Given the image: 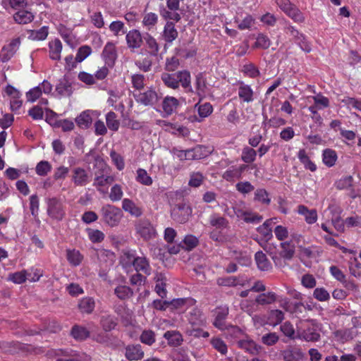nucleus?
I'll list each match as a JSON object with an SVG mask.
<instances>
[{
    "label": "nucleus",
    "instance_id": "nucleus-36",
    "mask_svg": "<svg viewBox=\"0 0 361 361\" xmlns=\"http://www.w3.org/2000/svg\"><path fill=\"white\" fill-rule=\"evenodd\" d=\"M255 259L257 267L261 271H268L271 268V264L267 259L266 255L262 251H258L255 253Z\"/></svg>",
    "mask_w": 361,
    "mask_h": 361
},
{
    "label": "nucleus",
    "instance_id": "nucleus-21",
    "mask_svg": "<svg viewBox=\"0 0 361 361\" xmlns=\"http://www.w3.org/2000/svg\"><path fill=\"white\" fill-rule=\"evenodd\" d=\"M163 336L167 341L168 344L172 347L180 346L183 342L182 334L177 330L167 331Z\"/></svg>",
    "mask_w": 361,
    "mask_h": 361
},
{
    "label": "nucleus",
    "instance_id": "nucleus-10",
    "mask_svg": "<svg viewBox=\"0 0 361 361\" xmlns=\"http://www.w3.org/2000/svg\"><path fill=\"white\" fill-rule=\"evenodd\" d=\"M196 300L191 298H176L169 300L170 311H177L178 313L187 312L190 307L194 306Z\"/></svg>",
    "mask_w": 361,
    "mask_h": 361
},
{
    "label": "nucleus",
    "instance_id": "nucleus-22",
    "mask_svg": "<svg viewBox=\"0 0 361 361\" xmlns=\"http://www.w3.org/2000/svg\"><path fill=\"white\" fill-rule=\"evenodd\" d=\"M78 308L80 313L90 314L95 308V300L92 297H84L79 300Z\"/></svg>",
    "mask_w": 361,
    "mask_h": 361
},
{
    "label": "nucleus",
    "instance_id": "nucleus-64",
    "mask_svg": "<svg viewBox=\"0 0 361 361\" xmlns=\"http://www.w3.org/2000/svg\"><path fill=\"white\" fill-rule=\"evenodd\" d=\"M279 337L275 332L268 333L262 336V342L268 346L273 345L279 341Z\"/></svg>",
    "mask_w": 361,
    "mask_h": 361
},
{
    "label": "nucleus",
    "instance_id": "nucleus-39",
    "mask_svg": "<svg viewBox=\"0 0 361 361\" xmlns=\"http://www.w3.org/2000/svg\"><path fill=\"white\" fill-rule=\"evenodd\" d=\"M148 52L151 56H156L158 54L159 47L157 40L149 34L146 33L144 36Z\"/></svg>",
    "mask_w": 361,
    "mask_h": 361
},
{
    "label": "nucleus",
    "instance_id": "nucleus-54",
    "mask_svg": "<svg viewBox=\"0 0 361 361\" xmlns=\"http://www.w3.org/2000/svg\"><path fill=\"white\" fill-rule=\"evenodd\" d=\"M51 170V165L47 161H39L35 168L36 173L40 176H44L47 175Z\"/></svg>",
    "mask_w": 361,
    "mask_h": 361
},
{
    "label": "nucleus",
    "instance_id": "nucleus-60",
    "mask_svg": "<svg viewBox=\"0 0 361 361\" xmlns=\"http://www.w3.org/2000/svg\"><path fill=\"white\" fill-rule=\"evenodd\" d=\"M110 157L117 169L121 171L125 167V163L123 157L114 150L110 152Z\"/></svg>",
    "mask_w": 361,
    "mask_h": 361
},
{
    "label": "nucleus",
    "instance_id": "nucleus-50",
    "mask_svg": "<svg viewBox=\"0 0 361 361\" xmlns=\"http://www.w3.org/2000/svg\"><path fill=\"white\" fill-rule=\"evenodd\" d=\"M136 180L145 185H151L152 184V178L147 174L146 170L138 169L137 170Z\"/></svg>",
    "mask_w": 361,
    "mask_h": 361
},
{
    "label": "nucleus",
    "instance_id": "nucleus-63",
    "mask_svg": "<svg viewBox=\"0 0 361 361\" xmlns=\"http://www.w3.org/2000/svg\"><path fill=\"white\" fill-rule=\"evenodd\" d=\"M223 178L227 181H232L241 177L237 171V166H232L224 173Z\"/></svg>",
    "mask_w": 361,
    "mask_h": 361
},
{
    "label": "nucleus",
    "instance_id": "nucleus-40",
    "mask_svg": "<svg viewBox=\"0 0 361 361\" xmlns=\"http://www.w3.org/2000/svg\"><path fill=\"white\" fill-rule=\"evenodd\" d=\"M277 300L276 295L273 292H268L266 293H261L255 298V302L257 305H266L274 303Z\"/></svg>",
    "mask_w": 361,
    "mask_h": 361
},
{
    "label": "nucleus",
    "instance_id": "nucleus-18",
    "mask_svg": "<svg viewBox=\"0 0 361 361\" xmlns=\"http://www.w3.org/2000/svg\"><path fill=\"white\" fill-rule=\"evenodd\" d=\"M137 272H142L149 276L151 274L152 268L149 259L145 256H137L133 266Z\"/></svg>",
    "mask_w": 361,
    "mask_h": 361
},
{
    "label": "nucleus",
    "instance_id": "nucleus-56",
    "mask_svg": "<svg viewBox=\"0 0 361 361\" xmlns=\"http://www.w3.org/2000/svg\"><path fill=\"white\" fill-rule=\"evenodd\" d=\"M183 247L185 250H191L197 247L199 243V240L193 235H187L183 240Z\"/></svg>",
    "mask_w": 361,
    "mask_h": 361
},
{
    "label": "nucleus",
    "instance_id": "nucleus-25",
    "mask_svg": "<svg viewBox=\"0 0 361 361\" xmlns=\"http://www.w3.org/2000/svg\"><path fill=\"white\" fill-rule=\"evenodd\" d=\"M209 224L218 230H223L228 227L229 222L218 213H213L209 219Z\"/></svg>",
    "mask_w": 361,
    "mask_h": 361
},
{
    "label": "nucleus",
    "instance_id": "nucleus-14",
    "mask_svg": "<svg viewBox=\"0 0 361 361\" xmlns=\"http://www.w3.org/2000/svg\"><path fill=\"white\" fill-rule=\"evenodd\" d=\"M102 56L106 65L113 67L117 59V50L115 44L112 42H108L104 47Z\"/></svg>",
    "mask_w": 361,
    "mask_h": 361
},
{
    "label": "nucleus",
    "instance_id": "nucleus-1",
    "mask_svg": "<svg viewBox=\"0 0 361 361\" xmlns=\"http://www.w3.org/2000/svg\"><path fill=\"white\" fill-rule=\"evenodd\" d=\"M297 338L307 342H316L320 339L317 326L314 320L300 321L297 325Z\"/></svg>",
    "mask_w": 361,
    "mask_h": 361
},
{
    "label": "nucleus",
    "instance_id": "nucleus-4",
    "mask_svg": "<svg viewBox=\"0 0 361 361\" xmlns=\"http://www.w3.org/2000/svg\"><path fill=\"white\" fill-rule=\"evenodd\" d=\"M192 214V208L185 202L176 204L171 211L172 219L179 224L186 223Z\"/></svg>",
    "mask_w": 361,
    "mask_h": 361
},
{
    "label": "nucleus",
    "instance_id": "nucleus-47",
    "mask_svg": "<svg viewBox=\"0 0 361 361\" xmlns=\"http://www.w3.org/2000/svg\"><path fill=\"white\" fill-rule=\"evenodd\" d=\"M271 45V40L269 38L263 33L258 34L256 42L254 44V48L267 49Z\"/></svg>",
    "mask_w": 361,
    "mask_h": 361
},
{
    "label": "nucleus",
    "instance_id": "nucleus-52",
    "mask_svg": "<svg viewBox=\"0 0 361 361\" xmlns=\"http://www.w3.org/2000/svg\"><path fill=\"white\" fill-rule=\"evenodd\" d=\"M286 15L296 23L305 21L303 13L295 5L286 13Z\"/></svg>",
    "mask_w": 361,
    "mask_h": 361
},
{
    "label": "nucleus",
    "instance_id": "nucleus-45",
    "mask_svg": "<svg viewBox=\"0 0 361 361\" xmlns=\"http://www.w3.org/2000/svg\"><path fill=\"white\" fill-rule=\"evenodd\" d=\"M66 258L71 265L76 267L81 263L82 260V255L80 253L78 250H76L75 249L67 250Z\"/></svg>",
    "mask_w": 361,
    "mask_h": 361
},
{
    "label": "nucleus",
    "instance_id": "nucleus-37",
    "mask_svg": "<svg viewBox=\"0 0 361 361\" xmlns=\"http://www.w3.org/2000/svg\"><path fill=\"white\" fill-rule=\"evenodd\" d=\"M71 335L77 341H83L90 336V331L85 326L74 325L71 329Z\"/></svg>",
    "mask_w": 361,
    "mask_h": 361
},
{
    "label": "nucleus",
    "instance_id": "nucleus-34",
    "mask_svg": "<svg viewBox=\"0 0 361 361\" xmlns=\"http://www.w3.org/2000/svg\"><path fill=\"white\" fill-rule=\"evenodd\" d=\"M179 105L178 100L173 97H166L162 102V109L167 115H171Z\"/></svg>",
    "mask_w": 361,
    "mask_h": 361
},
{
    "label": "nucleus",
    "instance_id": "nucleus-5",
    "mask_svg": "<svg viewBox=\"0 0 361 361\" xmlns=\"http://www.w3.org/2000/svg\"><path fill=\"white\" fill-rule=\"evenodd\" d=\"M109 171V168L104 164L102 171L96 172L94 175L93 186L102 194L106 193V190H104L102 188L112 184L115 180V176L110 175Z\"/></svg>",
    "mask_w": 361,
    "mask_h": 361
},
{
    "label": "nucleus",
    "instance_id": "nucleus-28",
    "mask_svg": "<svg viewBox=\"0 0 361 361\" xmlns=\"http://www.w3.org/2000/svg\"><path fill=\"white\" fill-rule=\"evenodd\" d=\"M238 345L239 348L243 349L252 355H257L262 350L260 345H257L255 341L250 339L238 341Z\"/></svg>",
    "mask_w": 361,
    "mask_h": 361
},
{
    "label": "nucleus",
    "instance_id": "nucleus-32",
    "mask_svg": "<svg viewBox=\"0 0 361 361\" xmlns=\"http://www.w3.org/2000/svg\"><path fill=\"white\" fill-rule=\"evenodd\" d=\"M100 324L104 331H111L117 326V319L114 315L105 314L101 317Z\"/></svg>",
    "mask_w": 361,
    "mask_h": 361
},
{
    "label": "nucleus",
    "instance_id": "nucleus-43",
    "mask_svg": "<svg viewBox=\"0 0 361 361\" xmlns=\"http://www.w3.org/2000/svg\"><path fill=\"white\" fill-rule=\"evenodd\" d=\"M322 157L323 162L326 166L331 167L335 165L337 160V154L334 150L331 149H324Z\"/></svg>",
    "mask_w": 361,
    "mask_h": 361
},
{
    "label": "nucleus",
    "instance_id": "nucleus-44",
    "mask_svg": "<svg viewBox=\"0 0 361 361\" xmlns=\"http://www.w3.org/2000/svg\"><path fill=\"white\" fill-rule=\"evenodd\" d=\"M195 89L196 94L200 97H202L205 93V90L207 89V82L206 78L204 77L202 73H199L195 76Z\"/></svg>",
    "mask_w": 361,
    "mask_h": 361
},
{
    "label": "nucleus",
    "instance_id": "nucleus-29",
    "mask_svg": "<svg viewBox=\"0 0 361 361\" xmlns=\"http://www.w3.org/2000/svg\"><path fill=\"white\" fill-rule=\"evenodd\" d=\"M281 251L279 253V257L280 259H284L285 260H290L293 257L295 252V245L289 241L281 243Z\"/></svg>",
    "mask_w": 361,
    "mask_h": 361
},
{
    "label": "nucleus",
    "instance_id": "nucleus-2",
    "mask_svg": "<svg viewBox=\"0 0 361 361\" xmlns=\"http://www.w3.org/2000/svg\"><path fill=\"white\" fill-rule=\"evenodd\" d=\"M47 214L49 218L56 221H61L66 216V206L61 198L56 197H47Z\"/></svg>",
    "mask_w": 361,
    "mask_h": 361
},
{
    "label": "nucleus",
    "instance_id": "nucleus-13",
    "mask_svg": "<svg viewBox=\"0 0 361 361\" xmlns=\"http://www.w3.org/2000/svg\"><path fill=\"white\" fill-rule=\"evenodd\" d=\"M229 313L227 306L218 307L214 312V320L213 325L219 330L226 329V319Z\"/></svg>",
    "mask_w": 361,
    "mask_h": 361
},
{
    "label": "nucleus",
    "instance_id": "nucleus-53",
    "mask_svg": "<svg viewBox=\"0 0 361 361\" xmlns=\"http://www.w3.org/2000/svg\"><path fill=\"white\" fill-rule=\"evenodd\" d=\"M109 30L114 33L115 36H118L121 33L126 34L127 32L125 30V25L123 22L121 20L113 21L109 25Z\"/></svg>",
    "mask_w": 361,
    "mask_h": 361
},
{
    "label": "nucleus",
    "instance_id": "nucleus-51",
    "mask_svg": "<svg viewBox=\"0 0 361 361\" xmlns=\"http://www.w3.org/2000/svg\"><path fill=\"white\" fill-rule=\"evenodd\" d=\"M195 107H197L198 114L201 118L208 117L213 112V106L209 102H205L203 104L197 103Z\"/></svg>",
    "mask_w": 361,
    "mask_h": 361
},
{
    "label": "nucleus",
    "instance_id": "nucleus-3",
    "mask_svg": "<svg viewBox=\"0 0 361 361\" xmlns=\"http://www.w3.org/2000/svg\"><path fill=\"white\" fill-rule=\"evenodd\" d=\"M100 213L102 221L111 227L118 226L123 217L121 209L109 204L104 205Z\"/></svg>",
    "mask_w": 361,
    "mask_h": 361
},
{
    "label": "nucleus",
    "instance_id": "nucleus-31",
    "mask_svg": "<svg viewBox=\"0 0 361 361\" xmlns=\"http://www.w3.org/2000/svg\"><path fill=\"white\" fill-rule=\"evenodd\" d=\"M13 17L16 23L23 25L31 23L35 18L32 12L23 9L17 11Z\"/></svg>",
    "mask_w": 361,
    "mask_h": 361
},
{
    "label": "nucleus",
    "instance_id": "nucleus-11",
    "mask_svg": "<svg viewBox=\"0 0 361 361\" xmlns=\"http://www.w3.org/2000/svg\"><path fill=\"white\" fill-rule=\"evenodd\" d=\"M133 96L137 103L145 106H152L159 100L157 93L152 88L148 89L144 92L134 93Z\"/></svg>",
    "mask_w": 361,
    "mask_h": 361
},
{
    "label": "nucleus",
    "instance_id": "nucleus-41",
    "mask_svg": "<svg viewBox=\"0 0 361 361\" xmlns=\"http://www.w3.org/2000/svg\"><path fill=\"white\" fill-rule=\"evenodd\" d=\"M92 122V118L90 114L89 111H85L82 112L75 118V123L79 128L82 129H87L90 127Z\"/></svg>",
    "mask_w": 361,
    "mask_h": 361
},
{
    "label": "nucleus",
    "instance_id": "nucleus-17",
    "mask_svg": "<svg viewBox=\"0 0 361 361\" xmlns=\"http://www.w3.org/2000/svg\"><path fill=\"white\" fill-rule=\"evenodd\" d=\"M56 92L59 95L62 97H70L72 94L73 90L71 83L66 75L59 80L56 85Z\"/></svg>",
    "mask_w": 361,
    "mask_h": 361
},
{
    "label": "nucleus",
    "instance_id": "nucleus-26",
    "mask_svg": "<svg viewBox=\"0 0 361 361\" xmlns=\"http://www.w3.org/2000/svg\"><path fill=\"white\" fill-rule=\"evenodd\" d=\"M156 282L154 290L161 298H166L167 291L166 289V277L161 273H157L154 276Z\"/></svg>",
    "mask_w": 361,
    "mask_h": 361
},
{
    "label": "nucleus",
    "instance_id": "nucleus-7",
    "mask_svg": "<svg viewBox=\"0 0 361 361\" xmlns=\"http://www.w3.org/2000/svg\"><path fill=\"white\" fill-rule=\"evenodd\" d=\"M50 357H68V361H90V356L82 353L80 355L76 351L70 349H53L49 351Z\"/></svg>",
    "mask_w": 361,
    "mask_h": 361
},
{
    "label": "nucleus",
    "instance_id": "nucleus-9",
    "mask_svg": "<svg viewBox=\"0 0 361 361\" xmlns=\"http://www.w3.org/2000/svg\"><path fill=\"white\" fill-rule=\"evenodd\" d=\"M185 317L192 326H204L206 325V317L195 305L190 307Z\"/></svg>",
    "mask_w": 361,
    "mask_h": 361
},
{
    "label": "nucleus",
    "instance_id": "nucleus-49",
    "mask_svg": "<svg viewBox=\"0 0 361 361\" xmlns=\"http://www.w3.org/2000/svg\"><path fill=\"white\" fill-rule=\"evenodd\" d=\"M106 122L107 127L114 131H116L118 130L120 123L116 119V114L113 112H109L106 116Z\"/></svg>",
    "mask_w": 361,
    "mask_h": 361
},
{
    "label": "nucleus",
    "instance_id": "nucleus-19",
    "mask_svg": "<svg viewBox=\"0 0 361 361\" xmlns=\"http://www.w3.org/2000/svg\"><path fill=\"white\" fill-rule=\"evenodd\" d=\"M178 87L180 85L185 90V92H193L191 85V75L188 71H180L176 72Z\"/></svg>",
    "mask_w": 361,
    "mask_h": 361
},
{
    "label": "nucleus",
    "instance_id": "nucleus-48",
    "mask_svg": "<svg viewBox=\"0 0 361 361\" xmlns=\"http://www.w3.org/2000/svg\"><path fill=\"white\" fill-rule=\"evenodd\" d=\"M284 319V313L280 310H272L269 314L270 324L276 326Z\"/></svg>",
    "mask_w": 361,
    "mask_h": 361
},
{
    "label": "nucleus",
    "instance_id": "nucleus-55",
    "mask_svg": "<svg viewBox=\"0 0 361 361\" xmlns=\"http://www.w3.org/2000/svg\"><path fill=\"white\" fill-rule=\"evenodd\" d=\"M123 192L122 188L118 184L114 185L109 193V198L112 202H118L123 197Z\"/></svg>",
    "mask_w": 361,
    "mask_h": 361
},
{
    "label": "nucleus",
    "instance_id": "nucleus-38",
    "mask_svg": "<svg viewBox=\"0 0 361 361\" xmlns=\"http://www.w3.org/2000/svg\"><path fill=\"white\" fill-rule=\"evenodd\" d=\"M161 79L164 84L169 88L176 90L178 88V81L176 73H163L161 75Z\"/></svg>",
    "mask_w": 361,
    "mask_h": 361
},
{
    "label": "nucleus",
    "instance_id": "nucleus-42",
    "mask_svg": "<svg viewBox=\"0 0 361 361\" xmlns=\"http://www.w3.org/2000/svg\"><path fill=\"white\" fill-rule=\"evenodd\" d=\"M114 294L122 300H127L133 295V290L127 286H118L114 289Z\"/></svg>",
    "mask_w": 361,
    "mask_h": 361
},
{
    "label": "nucleus",
    "instance_id": "nucleus-20",
    "mask_svg": "<svg viewBox=\"0 0 361 361\" xmlns=\"http://www.w3.org/2000/svg\"><path fill=\"white\" fill-rule=\"evenodd\" d=\"M237 84L239 85L238 97L243 102L249 103L253 101V90L251 87L244 83L241 80H238Z\"/></svg>",
    "mask_w": 361,
    "mask_h": 361
},
{
    "label": "nucleus",
    "instance_id": "nucleus-23",
    "mask_svg": "<svg viewBox=\"0 0 361 361\" xmlns=\"http://www.w3.org/2000/svg\"><path fill=\"white\" fill-rule=\"evenodd\" d=\"M122 209L128 212L131 216L139 217L142 214V209L141 207L136 205V204L130 199L125 198L122 201Z\"/></svg>",
    "mask_w": 361,
    "mask_h": 361
},
{
    "label": "nucleus",
    "instance_id": "nucleus-24",
    "mask_svg": "<svg viewBox=\"0 0 361 361\" xmlns=\"http://www.w3.org/2000/svg\"><path fill=\"white\" fill-rule=\"evenodd\" d=\"M137 257L136 251L133 250H123L120 257V264L124 269L131 268Z\"/></svg>",
    "mask_w": 361,
    "mask_h": 361
},
{
    "label": "nucleus",
    "instance_id": "nucleus-33",
    "mask_svg": "<svg viewBox=\"0 0 361 361\" xmlns=\"http://www.w3.org/2000/svg\"><path fill=\"white\" fill-rule=\"evenodd\" d=\"M298 158L306 170H310L312 172H314L317 170L316 164L311 161L305 149H300L299 150Z\"/></svg>",
    "mask_w": 361,
    "mask_h": 361
},
{
    "label": "nucleus",
    "instance_id": "nucleus-59",
    "mask_svg": "<svg viewBox=\"0 0 361 361\" xmlns=\"http://www.w3.org/2000/svg\"><path fill=\"white\" fill-rule=\"evenodd\" d=\"M48 35V27L43 26L37 30H32L30 37L34 40H44Z\"/></svg>",
    "mask_w": 361,
    "mask_h": 361
},
{
    "label": "nucleus",
    "instance_id": "nucleus-35",
    "mask_svg": "<svg viewBox=\"0 0 361 361\" xmlns=\"http://www.w3.org/2000/svg\"><path fill=\"white\" fill-rule=\"evenodd\" d=\"M49 57L52 60H59L61 59V52L62 50V44L59 39L49 43Z\"/></svg>",
    "mask_w": 361,
    "mask_h": 361
},
{
    "label": "nucleus",
    "instance_id": "nucleus-12",
    "mask_svg": "<svg viewBox=\"0 0 361 361\" xmlns=\"http://www.w3.org/2000/svg\"><path fill=\"white\" fill-rule=\"evenodd\" d=\"M144 37L142 36L140 32L137 29H133L128 31L126 35V40L128 48L131 51H135L140 49L143 44Z\"/></svg>",
    "mask_w": 361,
    "mask_h": 361
},
{
    "label": "nucleus",
    "instance_id": "nucleus-46",
    "mask_svg": "<svg viewBox=\"0 0 361 361\" xmlns=\"http://www.w3.org/2000/svg\"><path fill=\"white\" fill-rule=\"evenodd\" d=\"M257 151L250 147H245L242 150L241 159L246 164H251L256 159Z\"/></svg>",
    "mask_w": 361,
    "mask_h": 361
},
{
    "label": "nucleus",
    "instance_id": "nucleus-16",
    "mask_svg": "<svg viewBox=\"0 0 361 361\" xmlns=\"http://www.w3.org/2000/svg\"><path fill=\"white\" fill-rule=\"evenodd\" d=\"M90 176L85 169L76 167L73 169L72 180L77 186H85L89 183Z\"/></svg>",
    "mask_w": 361,
    "mask_h": 361
},
{
    "label": "nucleus",
    "instance_id": "nucleus-15",
    "mask_svg": "<svg viewBox=\"0 0 361 361\" xmlns=\"http://www.w3.org/2000/svg\"><path fill=\"white\" fill-rule=\"evenodd\" d=\"M125 356L129 361H137L143 358L144 352L140 344L128 345L125 348Z\"/></svg>",
    "mask_w": 361,
    "mask_h": 361
},
{
    "label": "nucleus",
    "instance_id": "nucleus-58",
    "mask_svg": "<svg viewBox=\"0 0 361 361\" xmlns=\"http://www.w3.org/2000/svg\"><path fill=\"white\" fill-rule=\"evenodd\" d=\"M92 53V49L90 46L84 45L80 47L76 54L75 60L76 62H82Z\"/></svg>",
    "mask_w": 361,
    "mask_h": 361
},
{
    "label": "nucleus",
    "instance_id": "nucleus-30",
    "mask_svg": "<svg viewBox=\"0 0 361 361\" xmlns=\"http://www.w3.org/2000/svg\"><path fill=\"white\" fill-rule=\"evenodd\" d=\"M298 212L305 217V221L309 224H312L317 220V211L315 209H309L305 205H299L298 207Z\"/></svg>",
    "mask_w": 361,
    "mask_h": 361
},
{
    "label": "nucleus",
    "instance_id": "nucleus-57",
    "mask_svg": "<svg viewBox=\"0 0 361 361\" xmlns=\"http://www.w3.org/2000/svg\"><path fill=\"white\" fill-rule=\"evenodd\" d=\"M140 341L148 345H152L155 342V334L152 330H145L142 332Z\"/></svg>",
    "mask_w": 361,
    "mask_h": 361
},
{
    "label": "nucleus",
    "instance_id": "nucleus-61",
    "mask_svg": "<svg viewBox=\"0 0 361 361\" xmlns=\"http://www.w3.org/2000/svg\"><path fill=\"white\" fill-rule=\"evenodd\" d=\"M39 208V200L38 196L35 194L30 197V210L34 217L38 216Z\"/></svg>",
    "mask_w": 361,
    "mask_h": 361
},
{
    "label": "nucleus",
    "instance_id": "nucleus-8",
    "mask_svg": "<svg viewBox=\"0 0 361 361\" xmlns=\"http://www.w3.org/2000/svg\"><path fill=\"white\" fill-rule=\"evenodd\" d=\"M135 230L144 240H149L156 237V230L149 220L140 219L135 224Z\"/></svg>",
    "mask_w": 361,
    "mask_h": 361
},
{
    "label": "nucleus",
    "instance_id": "nucleus-27",
    "mask_svg": "<svg viewBox=\"0 0 361 361\" xmlns=\"http://www.w3.org/2000/svg\"><path fill=\"white\" fill-rule=\"evenodd\" d=\"M178 31L173 22L167 21L163 31L162 37L165 42L171 43L178 37Z\"/></svg>",
    "mask_w": 361,
    "mask_h": 361
},
{
    "label": "nucleus",
    "instance_id": "nucleus-6",
    "mask_svg": "<svg viewBox=\"0 0 361 361\" xmlns=\"http://www.w3.org/2000/svg\"><path fill=\"white\" fill-rule=\"evenodd\" d=\"M279 357L283 361H302L305 353L299 345H288L280 351Z\"/></svg>",
    "mask_w": 361,
    "mask_h": 361
},
{
    "label": "nucleus",
    "instance_id": "nucleus-62",
    "mask_svg": "<svg viewBox=\"0 0 361 361\" xmlns=\"http://www.w3.org/2000/svg\"><path fill=\"white\" fill-rule=\"evenodd\" d=\"M158 22V16L154 13H148L143 18L142 23L145 26L150 27L154 26Z\"/></svg>",
    "mask_w": 361,
    "mask_h": 361
}]
</instances>
